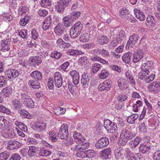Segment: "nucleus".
<instances>
[{"mask_svg":"<svg viewBox=\"0 0 160 160\" xmlns=\"http://www.w3.org/2000/svg\"><path fill=\"white\" fill-rule=\"evenodd\" d=\"M30 18L28 16H26L23 18H21L20 21V24L22 26H24L29 22Z\"/></svg>","mask_w":160,"mask_h":160,"instance_id":"nucleus-48","label":"nucleus"},{"mask_svg":"<svg viewBox=\"0 0 160 160\" xmlns=\"http://www.w3.org/2000/svg\"><path fill=\"white\" fill-rule=\"evenodd\" d=\"M151 147V144L150 143H141L139 147V152L143 154L146 153L150 150Z\"/></svg>","mask_w":160,"mask_h":160,"instance_id":"nucleus-19","label":"nucleus"},{"mask_svg":"<svg viewBox=\"0 0 160 160\" xmlns=\"http://www.w3.org/2000/svg\"><path fill=\"white\" fill-rule=\"evenodd\" d=\"M101 65L100 64L97 63H95L92 65L91 70L93 73H97L101 68Z\"/></svg>","mask_w":160,"mask_h":160,"instance_id":"nucleus-42","label":"nucleus"},{"mask_svg":"<svg viewBox=\"0 0 160 160\" xmlns=\"http://www.w3.org/2000/svg\"><path fill=\"white\" fill-rule=\"evenodd\" d=\"M12 92L11 88L10 87H6L3 88L2 91L3 95L6 97H8L11 94Z\"/></svg>","mask_w":160,"mask_h":160,"instance_id":"nucleus-54","label":"nucleus"},{"mask_svg":"<svg viewBox=\"0 0 160 160\" xmlns=\"http://www.w3.org/2000/svg\"><path fill=\"white\" fill-rule=\"evenodd\" d=\"M136 134L131 132L127 129L123 128L121 130L119 140L120 143L122 145H124L128 140L133 139L135 137Z\"/></svg>","mask_w":160,"mask_h":160,"instance_id":"nucleus-1","label":"nucleus"},{"mask_svg":"<svg viewBox=\"0 0 160 160\" xmlns=\"http://www.w3.org/2000/svg\"><path fill=\"white\" fill-rule=\"evenodd\" d=\"M83 28V25L80 22H76L71 28L70 35L71 38H75L80 34Z\"/></svg>","mask_w":160,"mask_h":160,"instance_id":"nucleus-3","label":"nucleus"},{"mask_svg":"<svg viewBox=\"0 0 160 160\" xmlns=\"http://www.w3.org/2000/svg\"><path fill=\"white\" fill-rule=\"evenodd\" d=\"M112 83V81L110 79H107L104 81L102 83L99 85L98 89L100 91H102L105 90L108 91L110 90L111 87V84Z\"/></svg>","mask_w":160,"mask_h":160,"instance_id":"nucleus-13","label":"nucleus"},{"mask_svg":"<svg viewBox=\"0 0 160 160\" xmlns=\"http://www.w3.org/2000/svg\"><path fill=\"white\" fill-rule=\"evenodd\" d=\"M8 80L7 77L6 76H0V87H2L5 86L7 84V81Z\"/></svg>","mask_w":160,"mask_h":160,"instance_id":"nucleus-50","label":"nucleus"},{"mask_svg":"<svg viewBox=\"0 0 160 160\" xmlns=\"http://www.w3.org/2000/svg\"><path fill=\"white\" fill-rule=\"evenodd\" d=\"M54 81L56 87L59 88L62 86V75L60 72H57L54 73Z\"/></svg>","mask_w":160,"mask_h":160,"instance_id":"nucleus-16","label":"nucleus"},{"mask_svg":"<svg viewBox=\"0 0 160 160\" xmlns=\"http://www.w3.org/2000/svg\"><path fill=\"white\" fill-rule=\"evenodd\" d=\"M69 74L72 79L73 83L77 85L79 82V75L78 72L76 70H73L69 72Z\"/></svg>","mask_w":160,"mask_h":160,"instance_id":"nucleus-20","label":"nucleus"},{"mask_svg":"<svg viewBox=\"0 0 160 160\" xmlns=\"http://www.w3.org/2000/svg\"><path fill=\"white\" fill-rule=\"evenodd\" d=\"M21 144L18 141L15 139H10L8 141L7 148L9 150H14L20 148Z\"/></svg>","mask_w":160,"mask_h":160,"instance_id":"nucleus-10","label":"nucleus"},{"mask_svg":"<svg viewBox=\"0 0 160 160\" xmlns=\"http://www.w3.org/2000/svg\"><path fill=\"white\" fill-rule=\"evenodd\" d=\"M52 18L51 16H49L45 19L43 22L42 28L44 30H48L52 22Z\"/></svg>","mask_w":160,"mask_h":160,"instance_id":"nucleus-26","label":"nucleus"},{"mask_svg":"<svg viewBox=\"0 0 160 160\" xmlns=\"http://www.w3.org/2000/svg\"><path fill=\"white\" fill-rule=\"evenodd\" d=\"M73 137L74 141L77 143L79 142L84 138L80 133L75 132L73 133Z\"/></svg>","mask_w":160,"mask_h":160,"instance_id":"nucleus-33","label":"nucleus"},{"mask_svg":"<svg viewBox=\"0 0 160 160\" xmlns=\"http://www.w3.org/2000/svg\"><path fill=\"white\" fill-rule=\"evenodd\" d=\"M118 84L120 90H123L128 88L127 81L124 78L119 79L118 81Z\"/></svg>","mask_w":160,"mask_h":160,"instance_id":"nucleus-25","label":"nucleus"},{"mask_svg":"<svg viewBox=\"0 0 160 160\" xmlns=\"http://www.w3.org/2000/svg\"><path fill=\"white\" fill-rule=\"evenodd\" d=\"M11 47L10 39H7L2 40L0 45V53L4 57H8L9 55Z\"/></svg>","mask_w":160,"mask_h":160,"instance_id":"nucleus-2","label":"nucleus"},{"mask_svg":"<svg viewBox=\"0 0 160 160\" xmlns=\"http://www.w3.org/2000/svg\"><path fill=\"white\" fill-rule=\"evenodd\" d=\"M49 139L52 142H56L58 140L57 135L53 131L50 132L49 133Z\"/></svg>","mask_w":160,"mask_h":160,"instance_id":"nucleus-52","label":"nucleus"},{"mask_svg":"<svg viewBox=\"0 0 160 160\" xmlns=\"http://www.w3.org/2000/svg\"><path fill=\"white\" fill-rule=\"evenodd\" d=\"M79 145H76L73 148V149L77 151L78 150H83L88 148L89 146V143L84 138L83 140L79 142Z\"/></svg>","mask_w":160,"mask_h":160,"instance_id":"nucleus-9","label":"nucleus"},{"mask_svg":"<svg viewBox=\"0 0 160 160\" xmlns=\"http://www.w3.org/2000/svg\"><path fill=\"white\" fill-rule=\"evenodd\" d=\"M126 38V34L125 32L122 30L120 31L119 32V34L117 36V38L118 41L121 42L122 41H123L125 40Z\"/></svg>","mask_w":160,"mask_h":160,"instance_id":"nucleus-32","label":"nucleus"},{"mask_svg":"<svg viewBox=\"0 0 160 160\" xmlns=\"http://www.w3.org/2000/svg\"><path fill=\"white\" fill-rule=\"evenodd\" d=\"M68 133L62 131H59L58 133V138L61 139H66L68 136Z\"/></svg>","mask_w":160,"mask_h":160,"instance_id":"nucleus-58","label":"nucleus"},{"mask_svg":"<svg viewBox=\"0 0 160 160\" xmlns=\"http://www.w3.org/2000/svg\"><path fill=\"white\" fill-rule=\"evenodd\" d=\"M30 76L32 78L36 80H40L42 78V74L41 73L38 71H34L32 72Z\"/></svg>","mask_w":160,"mask_h":160,"instance_id":"nucleus-28","label":"nucleus"},{"mask_svg":"<svg viewBox=\"0 0 160 160\" xmlns=\"http://www.w3.org/2000/svg\"><path fill=\"white\" fill-rule=\"evenodd\" d=\"M21 100L26 106L30 108H33L34 106V103L29 96L25 93H21Z\"/></svg>","mask_w":160,"mask_h":160,"instance_id":"nucleus-6","label":"nucleus"},{"mask_svg":"<svg viewBox=\"0 0 160 160\" xmlns=\"http://www.w3.org/2000/svg\"><path fill=\"white\" fill-rule=\"evenodd\" d=\"M66 112V109L65 108L61 107H57L54 110V112L55 114L59 116L60 114H64Z\"/></svg>","mask_w":160,"mask_h":160,"instance_id":"nucleus-41","label":"nucleus"},{"mask_svg":"<svg viewBox=\"0 0 160 160\" xmlns=\"http://www.w3.org/2000/svg\"><path fill=\"white\" fill-rule=\"evenodd\" d=\"M86 158H93L96 155L95 152L93 150L89 149L86 150Z\"/></svg>","mask_w":160,"mask_h":160,"instance_id":"nucleus-49","label":"nucleus"},{"mask_svg":"<svg viewBox=\"0 0 160 160\" xmlns=\"http://www.w3.org/2000/svg\"><path fill=\"white\" fill-rule=\"evenodd\" d=\"M121 17L125 20L130 19L131 18V15L129 13L128 10L126 8H123L119 14Z\"/></svg>","mask_w":160,"mask_h":160,"instance_id":"nucleus-21","label":"nucleus"},{"mask_svg":"<svg viewBox=\"0 0 160 160\" xmlns=\"http://www.w3.org/2000/svg\"><path fill=\"white\" fill-rule=\"evenodd\" d=\"M66 52L67 54L72 56L80 55L82 53L81 51L72 49L67 50Z\"/></svg>","mask_w":160,"mask_h":160,"instance_id":"nucleus-40","label":"nucleus"},{"mask_svg":"<svg viewBox=\"0 0 160 160\" xmlns=\"http://www.w3.org/2000/svg\"><path fill=\"white\" fill-rule=\"evenodd\" d=\"M13 105L16 109H18L21 108L22 104L18 99H15L12 101Z\"/></svg>","mask_w":160,"mask_h":160,"instance_id":"nucleus-57","label":"nucleus"},{"mask_svg":"<svg viewBox=\"0 0 160 160\" xmlns=\"http://www.w3.org/2000/svg\"><path fill=\"white\" fill-rule=\"evenodd\" d=\"M46 123H45L38 122L35 123L32 126L33 129L41 132L46 128Z\"/></svg>","mask_w":160,"mask_h":160,"instance_id":"nucleus-23","label":"nucleus"},{"mask_svg":"<svg viewBox=\"0 0 160 160\" xmlns=\"http://www.w3.org/2000/svg\"><path fill=\"white\" fill-rule=\"evenodd\" d=\"M80 15V13L79 12H74L72 13L70 15H69L71 22L77 19Z\"/></svg>","mask_w":160,"mask_h":160,"instance_id":"nucleus-46","label":"nucleus"},{"mask_svg":"<svg viewBox=\"0 0 160 160\" xmlns=\"http://www.w3.org/2000/svg\"><path fill=\"white\" fill-rule=\"evenodd\" d=\"M5 74L8 80L13 79L18 76L19 73L18 70L11 69H8L6 71Z\"/></svg>","mask_w":160,"mask_h":160,"instance_id":"nucleus-12","label":"nucleus"},{"mask_svg":"<svg viewBox=\"0 0 160 160\" xmlns=\"http://www.w3.org/2000/svg\"><path fill=\"white\" fill-rule=\"evenodd\" d=\"M142 138L139 137H136L134 140L130 141L128 144L132 149H135L141 142Z\"/></svg>","mask_w":160,"mask_h":160,"instance_id":"nucleus-22","label":"nucleus"},{"mask_svg":"<svg viewBox=\"0 0 160 160\" xmlns=\"http://www.w3.org/2000/svg\"><path fill=\"white\" fill-rule=\"evenodd\" d=\"M134 12L136 17L140 21H143L145 19L146 17L144 12L140 10L135 9Z\"/></svg>","mask_w":160,"mask_h":160,"instance_id":"nucleus-24","label":"nucleus"},{"mask_svg":"<svg viewBox=\"0 0 160 160\" xmlns=\"http://www.w3.org/2000/svg\"><path fill=\"white\" fill-rule=\"evenodd\" d=\"M155 18L154 17L151 15H148L147 18V22L148 24H154L155 22Z\"/></svg>","mask_w":160,"mask_h":160,"instance_id":"nucleus-60","label":"nucleus"},{"mask_svg":"<svg viewBox=\"0 0 160 160\" xmlns=\"http://www.w3.org/2000/svg\"><path fill=\"white\" fill-rule=\"evenodd\" d=\"M52 152L50 150H46L44 148H41L39 150V155L41 156L47 157Z\"/></svg>","mask_w":160,"mask_h":160,"instance_id":"nucleus-34","label":"nucleus"},{"mask_svg":"<svg viewBox=\"0 0 160 160\" xmlns=\"http://www.w3.org/2000/svg\"><path fill=\"white\" fill-rule=\"evenodd\" d=\"M32 38L34 40L38 38V33L36 29L33 28L31 30Z\"/></svg>","mask_w":160,"mask_h":160,"instance_id":"nucleus-64","label":"nucleus"},{"mask_svg":"<svg viewBox=\"0 0 160 160\" xmlns=\"http://www.w3.org/2000/svg\"><path fill=\"white\" fill-rule=\"evenodd\" d=\"M70 62L67 61L61 64L59 67V69L62 71L65 72H68L69 71L68 67Z\"/></svg>","mask_w":160,"mask_h":160,"instance_id":"nucleus-37","label":"nucleus"},{"mask_svg":"<svg viewBox=\"0 0 160 160\" xmlns=\"http://www.w3.org/2000/svg\"><path fill=\"white\" fill-rule=\"evenodd\" d=\"M28 84L35 89L39 88L40 87V83L37 81L31 80L29 81Z\"/></svg>","mask_w":160,"mask_h":160,"instance_id":"nucleus-36","label":"nucleus"},{"mask_svg":"<svg viewBox=\"0 0 160 160\" xmlns=\"http://www.w3.org/2000/svg\"><path fill=\"white\" fill-rule=\"evenodd\" d=\"M122 155L123 156V159L125 158H127L128 157L130 156L132 153L129 149L128 148H121Z\"/></svg>","mask_w":160,"mask_h":160,"instance_id":"nucleus-38","label":"nucleus"},{"mask_svg":"<svg viewBox=\"0 0 160 160\" xmlns=\"http://www.w3.org/2000/svg\"><path fill=\"white\" fill-rule=\"evenodd\" d=\"M54 31L56 36H61L65 32V28L62 22L58 23L54 28Z\"/></svg>","mask_w":160,"mask_h":160,"instance_id":"nucleus-14","label":"nucleus"},{"mask_svg":"<svg viewBox=\"0 0 160 160\" xmlns=\"http://www.w3.org/2000/svg\"><path fill=\"white\" fill-rule=\"evenodd\" d=\"M139 36L138 35L133 34L130 37L126 45V48H129L130 46L132 47L136 43L138 40Z\"/></svg>","mask_w":160,"mask_h":160,"instance_id":"nucleus-18","label":"nucleus"},{"mask_svg":"<svg viewBox=\"0 0 160 160\" xmlns=\"http://www.w3.org/2000/svg\"><path fill=\"white\" fill-rule=\"evenodd\" d=\"M103 125L105 129L109 133H114L118 130L116 124L112 122L108 119L104 121Z\"/></svg>","mask_w":160,"mask_h":160,"instance_id":"nucleus-4","label":"nucleus"},{"mask_svg":"<svg viewBox=\"0 0 160 160\" xmlns=\"http://www.w3.org/2000/svg\"><path fill=\"white\" fill-rule=\"evenodd\" d=\"M148 87L150 92H153L154 94L157 93L160 91V82L157 81L154 82L150 84Z\"/></svg>","mask_w":160,"mask_h":160,"instance_id":"nucleus-11","label":"nucleus"},{"mask_svg":"<svg viewBox=\"0 0 160 160\" xmlns=\"http://www.w3.org/2000/svg\"><path fill=\"white\" fill-rule=\"evenodd\" d=\"M18 35L21 38L24 39H26L28 37V31L26 29H22L18 31Z\"/></svg>","mask_w":160,"mask_h":160,"instance_id":"nucleus-43","label":"nucleus"},{"mask_svg":"<svg viewBox=\"0 0 160 160\" xmlns=\"http://www.w3.org/2000/svg\"><path fill=\"white\" fill-rule=\"evenodd\" d=\"M37 151V148L34 146L29 147V149L28 151V154L30 157H34Z\"/></svg>","mask_w":160,"mask_h":160,"instance_id":"nucleus-39","label":"nucleus"},{"mask_svg":"<svg viewBox=\"0 0 160 160\" xmlns=\"http://www.w3.org/2000/svg\"><path fill=\"white\" fill-rule=\"evenodd\" d=\"M132 55V53L130 52L125 53L122 57L123 61L126 63H129L131 61Z\"/></svg>","mask_w":160,"mask_h":160,"instance_id":"nucleus-29","label":"nucleus"},{"mask_svg":"<svg viewBox=\"0 0 160 160\" xmlns=\"http://www.w3.org/2000/svg\"><path fill=\"white\" fill-rule=\"evenodd\" d=\"M78 61L82 65H85L87 63L88 60L86 57H83L80 58Z\"/></svg>","mask_w":160,"mask_h":160,"instance_id":"nucleus-63","label":"nucleus"},{"mask_svg":"<svg viewBox=\"0 0 160 160\" xmlns=\"http://www.w3.org/2000/svg\"><path fill=\"white\" fill-rule=\"evenodd\" d=\"M51 3V1L50 0H42L40 2L41 6L44 8L50 6Z\"/></svg>","mask_w":160,"mask_h":160,"instance_id":"nucleus-55","label":"nucleus"},{"mask_svg":"<svg viewBox=\"0 0 160 160\" xmlns=\"http://www.w3.org/2000/svg\"><path fill=\"white\" fill-rule=\"evenodd\" d=\"M142 69L138 74V77L141 79H145V80L146 78L150 72L148 69L146 68Z\"/></svg>","mask_w":160,"mask_h":160,"instance_id":"nucleus-27","label":"nucleus"},{"mask_svg":"<svg viewBox=\"0 0 160 160\" xmlns=\"http://www.w3.org/2000/svg\"><path fill=\"white\" fill-rule=\"evenodd\" d=\"M0 112L10 115L11 112L8 108L2 105H0Z\"/></svg>","mask_w":160,"mask_h":160,"instance_id":"nucleus-56","label":"nucleus"},{"mask_svg":"<svg viewBox=\"0 0 160 160\" xmlns=\"http://www.w3.org/2000/svg\"><path fill=\"white\" fill-rule=\"evenodd\" d=\"M99 54L104 57L107 58L109 56V54L108 51L104 49H100Z\"/></svg>","mask_w":160,"mask_h":160,"instance_id":"nucleus-61","label":"nucleus"},{"mask_svg":"<svg viewBox=\"0 0 160 160\" xmlns=\"http://www.w3.org/2000/svg\"><path fill=\"white\" fill-rule=\"evenodd\" d=\"M19 13L22 14L23 13H26L28 11V7L25 6H21L19 9Z\"/></svg>","mask_w":160,"mask_h":160,"instance_id":"nucleus-62","label":"nucleus"},{"mask_svg":"<svg viewBox=\"0 0 160 160\" xmlns=\"http://www.w3.org/2000/svg\"><path fill=\"white\" fill-rule=\"evenodd\" d=\"M109 143L108 139L106 137H103L96 143L95 146L97 149H101L107 146Z\"/></svg>","mask_w":160,"mask_h":160,"instance_id":"nucleus-8","label":"nucleus"},{"mask_svg":"<svg viewBox=\"0 0 160 160\" xmlns=\"http://www.w3.org/2000/svg\"><path fill=\"white\" fill-rule=\"evenodd\" d=\"M132 55V62L133 63L138 62L143 58V52L140 50H137Z\"/></svg>","mask_w":160,"mask_h":160,"instance_id":"nucleus-17","label":"nucleus"},{"mask_svg":"<svg viewBox=\"0 0 160 160\" xmlns=\"http://www.w3.org/2000/svg\"><path fill=\"white\" fill-rule=\"evenodd\" d=\"M138 115L137 114H134L128 116L127 118V121L130 124H133L135 122V120L138 118Z\"/></svg>","mask_w":160,"mask_h":160,"instance_id":"nucleus-35","label":"nucleus"},{"mask_svg":"<svg viewBox=\"0 0 160 160\" xmlns=\"http://www.w3.org/2000/svg\"><path fill=\"white\" fill-rule=\"evenodd\" d=\"M91 78V77L89 73L84 72L82 74L81 76V82L83 87L84 88L88 87Z\"/></svg>","mask_w":160,"mask_h":160,"instance_id":"nucleus-15","label":"nucleus"},{"mask_svg":"<svg viewBox=\"0 0 160 160\" xmlns=\"http://www.w3.org/2000/svg\"><path fill=\"white\" fill-rule=\"evenodd\" d=\"M28 62L30 66L36 68L42 63V58L39 56H32L29 58Z\"/></svg>","mask_w":160,"mask_h":160,"instance_id":"nucleus-7","label":"nucleus"},{"mask_svg":"<svg viewBox=\"0 0 160 160\" xmlns=\"http://www.w3.org/2000/svg\"><path fill=\"white\" fill-rule=\"evenodd\" d=\"M62 56V53L60 52L54 51L51 53L50 56L52 58L58 60Z\"/></svg>","mask_w":160,"mask_h":160,"instance_id":"nucleus-45","label":"nucleus"},{"mask_svg":"<svg viewBox=\"0 0 160 160\" xmlns=\"http://www.w3.org/2000/svg\"><path fill=\"white\" fill-rule=\"evenodd\" d=\"M97 40L98 43L102 45L106 44L108 42V38L104 35L99 36Z\"/></svg>","mask_w":160,"mask_h":160,"instance_id":"nucleus-30","label":"nucleus"},{"mask_svg":"<svg viewBox=\"0 0 160 160\" xmlns=\"http://www.w3.org/2000/svg\"><path fill=\"white\" fill-rule=\"evenodd\" d=\"M71 0H59L55 6L56 11L58 13L63 12L68 6Z\"/></svg>","mask_w":160,"mask_h":160,"instance_id":"nucleus-5","label":"nucleus"},{"mask_svg":"<svg viewBox=\"0 0 160 160\" xmlns=\"http://www.w3.org/2000/svg\"><path fill=\"white\" fill-rule=\"evenodd\" d=\"M10 155L9 152H4L0 154V160H6Z\"/></svg>","mask_w":160,"mask_h":160,"instance_id":"nucleus-53","label":"nucleus"},{"mask_svg":"<svg viewBox=\"0 0 160 160\" xmlns=\"http://www.w3.org/2000/svg\"><path fill=\"white\" fill-rule=\"evenodd\" d=\"M109 75V72L106 70H102L99 74V77L101 79H105Z\"/></svg>","mask_w":160,"mask_h":160,"instance_id":"nucleus-59","label":"nucleus"},{"mask_svg":"<svg viewBox=\"0 0 160 160\" xmlns=\"http://www.w3.org/2000/svg\"><path fill=\"white\" fill-rule=\"evenodd\" d=\"M115 155L117 159H123L121 148L116 150L115 151Z\"/></svg>","mask_w":160,"mask_h":160,"instance_id":"nucleus-51","label":"nucleus"},{"mask_svg":"<svg viewBox=\"0 0 160 160\" xmlns=\"http://www.w3.org/2000/svg\"><path fill=\"white\" fill-rule=\"evenodd\" d=\"M19 113L23 117L27 118L28 119H31L32 118V116L27 111L24 109H22L19 111Z\"/></svg>","mask_w":160,"mask_h":160,"instance_id":"nucleus-44","label":"nucleus"},{"mask_svg":"<svg viewBox=\"0 0 160 160\" xmlns=\"http://www.w3.org/2000/svg\"><path fill=\"white\" fill-rule=\"evenodd\" d=\"M111 153V149L110 148H107L103 150L101 152V155L103 158L108 159L109 158Z\"/></svg>","mask_w":160,"mask_h":160,"instance_id":"nucleus-31","label":"nucleus"},{"mask_svg":"<svg viewBox=\"0 0 160 160\" xmlns=\"http://www.w3.org/2000/svg\"><path fill=\"white\" fill-rule=\"evenodd\" d=\"M90 38L89 34L87 33H82L80 38V41L83 42H86L88 41Z\"/></svg>","mask_w":160,"mask_h":160,"instance_id":"nucleus-47","label":"nucleus"}]
</instances>
